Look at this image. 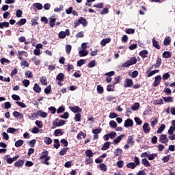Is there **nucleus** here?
I'll use <instances>...</instances> for the list:
<instances>
[{
	"label": "nucleus",
	"mask_w": 175,
	"mask_h": 175,
	"mask_svg": "<svg viewBox=\"0 0 175 175\" xmlns=\"http://www.w3.org/2000/svg\"><path fill=\"white\" fill-rule=\"evenodd\" d=\"M137 62V60L135 57H131L129 60L122 64L123 68H128L131 65H135Z\"/></svg>",
	"instance_id": "f257e3e1"
},
{
	"label": "nucleus",
	"mask_w": 175,
	"mask_h": 175,
	"mask_svg": "<svg viewBox=\"0 0 175 175\" xmlns=\"http://www.w3.org/2000/svg\"><path fill=\"white\" fill-rule=\"evenodd\" d=\"M116 135L117 133L112 131L104 135V140H105V142H107L109 139H115Z\"/></svg>",
	"instance_id": "f03ea898"
},
{
	"label": "nucleus",
	"mask_w": 175,
	"mask_h": 175,
	"mask_svg": "<svg viewBox=\"0 0 175 175\" xmlns=\"http://www.w3.org/2000/svg\"><path fill=\"white\" fill-rule=\"evenodd\" d=\"M53 125L55 128L57 126H62V125H65V120H60L59 119L57 118L53 122Z\"/></svg>",
	"instance_id": "7ed1b4c3"
},
{
	"label": "nucleus",
	"mask_w": 175,
	"mask_h": 175,
	"mask_svg": "<svg viewBox=\"0 0 175 175\" xmlns=\"http://www.w3.org/2000/svg\"><path fill=\"white\" fill-rule=\"evenodd\" d=\"M124 87L129 88H131V87H133V81L131 79H126L124 83Z\"/></svg>",
	"instance_id": "20e7f679"
},
{
	"label": "nucleus",
	"mask_w": 175,
	"mask_h": 175,
	"mask_svg": "<svg viewBox=\"0 0 175 175\" xmlns=\"http://www.w3.org/2000/svg\"><path fill=\"white\" fill-rule=\"evenodd\" d=\"M161 80H162V77L161 75H158V76L155 77L154 81L153 83L154 87H158V85H159Z\"/></svg>",
	"instance_id": "39448f33"
},
{
	"label": "nucleus",
	"mask_w": 175,
	"mask_h": 175,
	"mask_svg": "<svg viewBox=\"0 0 175 175\" xmlns=\"http://www.w3.org/2000/svg\"><path fill=\"white\" fill-rule=\"evenodd\" d=\"M159 141L161 143L166 144L169 142V139L167 138V135L165 134H162L159 137Z\"/></svg>",
	"instance_id": "423d86ee"
},
{
	"label": "nucleus",
	"mask_w": 175,
	"mask_h": 175,
	"mask_svg": "<svg viewBox=\"0 0 175 175\" xmlns=\"http://www.w3.org/2000/svg\"><path fill=\"white\" fill-rule=\"evenodd\" d=\"M70 110L72 111V113H81L83 111V109L79 107V106H75V107H70Z\"/></svg>",
	"instance_id": "0eeeda50"
},
{
	"label": "nucleus",
	"mask_w": 175,
	"mask_h": 175,
	"mask_svg": "<svg viewBox=\"0 0 175 175\" xmlns=\"http://www.w3.org/2000/svg\"><path fill=\"white\" fill-rule=\"evenodd\" d=\"M142 128L145 133H150L151 129L150 128V124L148 123H144Z\"/></svg>",
	"instance_id": "6e6552de"
},
{
	"label": "nucleus",
	"mask_w": 175,
	"mask_h": 175,
	"mask_svg": "<svg viewBox=\"0 0 175 175\" xmlns=\"http://www.w3.org/2000/svg\"><path fill=\"white\" fill-rule=\"evenodd\" d=\"M124 137H125V134H122L120 135H119L117 138H116L113 142L114 144H118V143H120V142H121L122 140V139H124Z\"/></svg>",
	"instance_id": "1a4fd4ad"
},
{
	"label": "nucleus",
	"mask_w": 175,
	"mask_h": 175,
	"mask_svg": "<svg viewBox=\"0 0 175 175\" xmlns=\"http://www.w3.org/2000/svg\"><path fill=\"white\" fill-rule=\"evenodd\" d=\"M125 128H129V126H133V120L131 119H127L124 122Z\"/></svg>",
	"instance_id": "9d476101"
},
{
	"label": "nucleus",
	"mask_w": 175,
	"mask_h": 175,
	"mask_svg": "<svg viewBox=\"0 0 175 175\" xmlns=\"http://www.w3.org/2000/svg\"><path fill=\"white\" fill-rule=\"evenodd\" d=\"M13 116L16 118H19V120L24 118V116L23 115V113H21L18 111H16L13 112Z\"/></svg>",
	"instance_id": "9b49d317"
},
{
	"label": "nucleus",
	"mask_w": 175,
	"mask_h": 175,
	"mask_svg": "<svg viewBox=\"0 0 175 175\" xmlns=\"http://www.w3.org/2000/svg\"><path fill=\"white\" fill-rule=\"evenodd\" d=\"M110 142H105L101 148L102 151H106V150H109V148H110Z\"/></svg>",
	"instance_id": "f8f14e48"
},
{
	"label": "nucleus",
	"mask_w": 175,
	"mask_h": 175,
	"mask_svg": "<svg viewBox=\"0 0 175 175\" xmlns=\"http://www.w3.org/2000/svg\"><path fill=\"white\" fill-rule=\"evenodd\" d=\"M79 57H87L88 55V51L84 49L79 50Z\"/></svg>",
	"instance_id": "ddd939ff"
},
{
	"label": "nucleus",
	"mask_w": 175,
	"mask_h": 175,
	"mask_svg": "<svg viewBox=\"0 0 175 175\" xmlns=\"http://www.w3.org/2000/svg\"><path fill=\"white\" fill-rule=\"evenodd\" d=\"M110 42H111V38H105L100 42V44L101 46H105L107 43H110Z\"/></svg>",
	"instance_id": "4468645a"
},
{
	"label": "nucleus",
	"mask_w": 175,
	"mask_h": 175,
	"mask_svg": "<svg viewBox=\"0 0 175 175\" xmlns=\"http://www.w3.org/2000/svg\"><path fill=\"white\" fill-rule=\"evenodd\" d=\"M33 90L35 92H37V93L41 92L42 91V88H40V86H39L38 83H36L34 85Z\"/></svg>",
	"instance_id": "2eb2a0df"
},
{
	"label": "nucleus",
	"mask_w": 175,
	"mask_h": 175,
	"mask_svg": "<svg viewBox=\"0 0 175 175\" xmlns=\"http://www.w3.org/2000/svg\"><path fill=\"white\" fill-rule=\"evenodd\" d=\"M23 165L24 161L23 160H19L14 163V166H16V167H23Z\"/></svg>",
	"instance_id": "dca6fc26"
},
{
	"label": "nucleus",
	"mask_w": 175,
	"mask_h": 175,
	"mask_svg": "<svg viewBox=\"0 0 175 175\" xmlns=\"http://www.w3.org/2000/svg\"><path fill=\"white\" fill-rule=\"evenodd\" d=\"M153 46L159 50L161 49V46L158 44V42L155 40V38H152V40Z\"/></svg>",
	"instance_id": "f3484780"
},
{
	"label": "nucleus",
	"mask_w": 175,
	"mask_h": 175,
	"mask_svg": "<svg viewBox=\"0 0 175 175\" xmlns=\"http://www.w3.org/2000/svg\"><path fill=\"white\" fill-rule=\"evenodd\" d=\"M79 23L82 24L83 27H87L88 22L87 20H85L84 18L81 17L79 20Z\"/></svg>",
	"instance_id": "a211bd4d"
},
{
	"label": "nucleus",
	"mask_w": 175,
	"mask_h": 175,
	"mask_svg": "<svg viewBox=\"0 0 175 175\" xmlns=\"http://www.w3.org/2000/svg\"><path fill=\"white\" fill-rule=\"evenodd\" d=\"M142 163L144 165V166H146V167H148V166H151V164H150V161L147 160V159H143L142 160Z\"/></svg>",
	"instance_id": "6ab92c4d"
},
{
	"label": "nucleus",
	"mask_w": 175,
	"mask_h": 175,
	"mask_svg": "<svg viewBox=\"0 0 175 175\" xmlns=\"http://www.w3.org/2000/svg\"><path fill=\"white\" fill-rule=\"evenodd\" d=\"M157 156H158V154L157 153L149 154L148 156V159L149 161H154V159H155V158H157Z\"/></svg>",
	"instance_id": "aec40b11"
},
{
	"label": "nucleus",
	"mask_w": 175,
	"mask_h": 175,
	"mask_svg": "<svg viewBox=\"0 0 175 175\" xmlns=\"http://www.w3.org/2000/svg\"><path fill=\"white\" fill-rule=\"evenodd\" d=\"M44 143H45V144L49 146V145L51 144V143H53V139H51V138H50L49 137H46L44 139Z\"/></svg>",
	"instance_id": "412c9836"
},
{
	"label": "nucleus",
	"mask_w": 175,
	"mask_h": 175,
	"mask_svg": "<svg viewBox=\"0 0 175 175\" xmlns=\"http://www.w3.org/2000/svg\"><path fill=\"white\" fill-rule=\"evenodd\" d=\"M85 154L88 158H92V157H94V153L92 150H87Z\"/></svg>",
	"instance_id": "4be33fe9"
},
{
	"label": "nucleus",
	"mask_w": 175,
	"mask_h": 175,
	"mask_svg": "<svg viewBox=\"0 0 175 175\" xmlns=\"http://www.w3.org/2000/svg\"><path fill=\"white\" fill-rule=\"evenodd\" d=\"M37 114L40 116L42 117V118H46L47 117V113L43 112L42 111H38L37 112Z\"/></svg>",
	"instance_id": "5701e85b"
},
{
	"label": "nucleus",
	"mask_w": 175,
	"mask_h": 175,
	"mask_svg": "<svg viewBox=\"0 0 175 175\" xmlns=\"http://www.w3.org/2000/svg\"><path fill=\"white\" fill-rule=\"evenodd\" d=\"M136 165L133 162H131L126 164V167L128 169H136Z\"/></svg>",
	"instance_id": "b1692460"
},
{
	"label": "nucleus",
	"mask_w": 175,
	"mask_h": 175,
	"mask_svg": "<svg viewBox=\"0 0 175 175\" xmlns=\"http://www.w3.org/2000/svg\"><path fill=\"white\" fill-rule=\"evenodd\" d=\"M172 57V53L170 51H165L163 53V58H170Z\"/></svg>",
	"instance_id": "393cba45"
},
{
	"label": "nucleus",
	"mask_w": 175,
	"mask_h": 175,
	"mask_svg": "<svg viewBox=\"0 0 175 175\" xmlns=\"http://www.w3.org/2000/svg\"><path fill=\"white\" fill-rule=\"evenodd\" d=\"M147 54H148V51L147 50L142 51L139 53V55H140V57H142V58L147 57Z\"/></svg>",
	"instance_id": "a878e982"
},
{
	"label": "nucleus",
	"mask_w": 175,
	"mask_h": 175,
	"mask_svg": "<svg viewBox=\"0 0 175 175\" xmlns=\"http://www.w3.org/2000/svg\"><path fill=\"white\" fill-rule=\"evenodd\" d=\"M127 144H131V146H133V144H135V141H133V136H129L128 139H127Z\"/></svg>",
	"instance_id": "bb28decb"
},
{
	"label": "nucleus",
	"mask_w": 175,
	"mask_h": 175,
	"mask_svg": "<svg viewBox=\"0 0 175 175\" xmlns=\"http://www.w3.org/2000/svg\"><path fill=\"white\" fill-rule=\"evenodd\" d=\"M49 157V151L46 150L44 152H42V155L40 157V159H44V158H47Z\"/></svg>",
	"instance_id": "cd10ccee"
},
{
	"label": "nucleus",
	"mask_w": 175,
	"mask_h": 175,
	"mask_svg": "<svg viewBox=\"0 0 175 175\" xmlns=\"http://www.w3.org/2000/svg\"><path fill=\"white\" fill-rule=\"evenodd\" d=\"M113 154L115 157H118L119 155H121V154H122V149L117 148L115 150Z\"/></svg>",
	"instance_id": "c85d7f7f"
},
{
	"label": "nucleus",
	"mask_w": 175,
	"mask_h": 175,
	"mask_svg": "<svg viewBox=\"0 0 175 175\" xmlns=\"http://www.w3.org/2000/svg\"><path fill=\"white\" fill-rule=\"evenodd\" d=\"M24 144V141L23 139H19L15 142V147H21Z\"/></svg>",
	"instance_id": "c756f323"
},
{
	"label": "nucleus",
	"mask_w": 175,
	"mask_h": 175,
	"mask_svg": "<svg viewBox=\"0 0 175 175\" xmlns=\"http://www.w3.org/2000/svg\"><path fill=\"white\" fill-rule=\"evenodd\" d=\"M33 6H35L36 9H38V10H42L43 9V5L40 3H36L33 4Z\"/></svg>",
	"instance_id": "7c9ffc66"
},
{
	"label": "nucleus",
	"mask_w": 175,
	"mask_h": 175,
	"mask_svg": "<svg viewBox=\"0 0 175 175\" xmlns=\"http://www.w3.org/2000/svg\"><path fill=\"white\" fill-rule=\"evenodd\" d=\"M8 28L9 27V22H3V23H0V28L2 29L3 28Z\"/></svg>",
	"instance_id": "2f4dec72"
},
{
	"label": "nucleus",
	"mask_w": 175,
	"mask_h": 175,
	"mask_svg": "<svg viewBox=\"0 0 175 175\" xmlns=\"http://www.w3.org/2000/svg\"><path fill=\"white\" fill-rule=\"evenodd\" d=\"M40 83L42 85H47V79L46 77H42L40 78Z\"/></svg>",
	"instance_id": "473e14b6"
},
{
	"label": "nucleus",
	"mask_w": 175,
	"mask_h": 175,
	"mask_svg": "<svg viewBox=\"0 0 175 175\" xmlns=\"http://www.w3.org/2000/svg\"><path fill=\"white\" fill-rule=\"evenodd\" d=\"M75 120L77 122H80L81 121V113H77L75 115Z\"/></svg>",
	"instance_id": "72a5a7b5"
},
{
	"label": "nucleus",
	"mask_w": 175,
	"mask_h": 175,
	"mask_svg": "<svg viewBox=\"0 0 175 175\" xmlns=\"http://www.w3.org/2000/svg\"><path fill=\"white\" fill-rule=\"evenodd\" d=\"M139 107H140V104L139 103H135L133 105V106L131 107V109L135 111L136 110H139Z\"/></svg>",
	"instance_id": "f704fd0d"
},
{
	"label": "nucleus",
	"mask_w": 175,
	"mask_h": 175,
	"mask_svg": "<svg viewBox=\"0 0 175 175\" xmlns=\"http://www.w3.org/2000/svg\"><path fill=\"white\" fill-rule=\"evenodd\" d=\"M54 143H55V144L53 145V147H54L55 148H56V150H58V148H59V146H61V145L59 144V140L55 139H54Z\"/></svg>",
	"instance_id": "c9c22d12"
},
{
	"label": "nucleus",
	"mask_w": 175,
	"mask_h": 175,
	"mask_svg": "<svg viewBox=\"0 0 175 175\" xmlns=\"http://www.w3.org/2000/svg\"><path fill=\"white\" fill-rule=\"evenodd\" d=\"M55 21L56 19L54 18H50V22H49V25L51 28H53V27H55Z\"/></svg>",
	"instance_id": "e433bc0d"
},
{
	"label": "nucleus",
	"mask_w": 175,
	"mask_h": 175,
	"mask_svg": "<svg viewBox=\"0 0 175 175\" xmlns=\"http://www.w3.org/2000/svg\"><path fill=\"white\" fill-rule=\"evenodd\" d=\"M55 133V136H62V135H64V132H62V131H61V129H57L54 132Z\"/></svg>",
	"instance_id": "4c0bfd02"
},
{
	"label": "nucleus",
	"mask_w": 175,
	"mask_h": 175,
	"mask_svg": "<svg viewBox=\"0 0 175 175\" xmlns=\"http://www.w3.org/2000/svg\"><path fill=\"white\" fill-rule=\"evenodd\" d=\"M165 128H166V126H165L164 124H161L160 128H159L157 129V133H161L163 132V131H165Z\"/></svg>",
	"instance_id": "58836bf2"
},
{
	"label": "nucleus",
	"mask_w": 175,
	"mask_h": 175,
	"mask_svg": "<svg viewBox=\"0 0 175 175\" xmlns=\"http://www.w3.org/2000/svg\"><path fill=\"white\" fill-rule=\"evenodd\" d=\"M27 23V19L21 18L18 22L16 23L17 25H24Z\"/></svg>",
	"instance_id": "ea45409f"
},
{
	"label": "nucleus",
	"mask_w": 175,
	"mask_h": 175,
	"mask_svg": "<svg viewBox=\"0 0 175 175\" xmlns=\"http://www.w3.org/2000/svg\"><path fill=\"white\" fill-rule=\"evenodd\" d=\"M100 169L103 172H106V170H107V165H106L105 163H101L100 164Z\"/></svg>",
	"instance_id": "a19ab883"
},
{
	"label": "nucleus",
	"mask_w": 175,
	"mask_h": 175,
	"mask_svg": "<svg viewBox=\"0 0 175 175\" xmlns=\"http://www.w3.org/2000/svg\"><path fill=\"white\" fill-rule=\"evenodd\" d=\"M36 125L40 129L43 128V122L40 120H36L35 122Z\"/></svg>",
	"instance_id": "79ce46f5"
},
{
	"label": "nucleus",
	"mask_w": 175,
	"mask_h": 175,
	"mask_svg": "<svg viewBox=\"0 0 175 175\" xmlns=\"http://www.w3.org/2000/svg\"><path fill=\"white\" fill-rule=\"evenodd\" d=\"M83 136L84 138L85 137L86 135L84 134V133L83 131L79 132V133L77 135V139H79V140H81V139H83V137H81Z\"/></svg>",
	"instance_id": "37998d69"
},
{
	"label": "nucleus",
	"mask_w": 175,
	"mask_h": 175,
	"mask_svg": "<svg viewBox=\"0 0 175 175\" xmlns=\"http://www.w3.org/2000/svg\"><path fill=\"white\" fill-rule=\"evenodd\" d=\"M16 103L17 105H18L20 107H22L23 109H25V107H27V105L23 102L16 101Z\"/></svg>",
	"instance_id": "c03bdc74"
},
{
	"label": "nucleus",
	"mask_w": 175,
	"mask_h": 175,
	"mask_svg": "<svg viewBox=\"0 0 175 175\" xmlns=\"http://www.w3.org/2000/svg\"><path fill=\"white\" fill-rule=\"evenodd\" d=\"M164 46H169L170 44V38L166 37L164 40Z\"/></svg>",
	"instance_id": "a18cd8bd"
},
{
	"label": "nucleus",
	"mask_w": 175,
	"mask_h": 175,
	"mask_svg": "<svg viewBox=\"0 0 175 175\" xmlns=\"http://www.w3.org/2000/svg\"><path fill=\"white\" fill-rule=\"evenodd\" d=\"M153 105H163V100L162 99L155 100L153 101Z\"/></svg>",
	"instance_id": "49530a36"
},
{
	"label": "nucleus",
	"mask_w": 175,
	"mask_h": 175,
	"mask_svg": "<svg viewBox=\"0 0 175 175\" xmlns=\"http://www.w3.org/2000/svg\"><path fill=\"white\" fill-rule=\"evenodd\" d=\"M64 75L63 73H59L57 77V80H59V81H62L64 80Z\"/></svg>",
	"instance_id": "de8ad7c7"
},
{
	"label": "nucleus",
	"mask_w": 175,
	"mask_h": 175,
	"mask_svg": "<svg viewBox=\"0 0 175 175\" xmlns=\"http://www.w3.org/2000/svg\"><path fill=\"white\" fill-rule=\"evenodd\" d=\"M17 129L13 128V127H10L7 129V133H14Z\"/></svg>",
	"instance_id": "09e8293b"
},
{
	"label": "nucleus",
	"mask_w": 175,
	"mask_h": 175,
	"mask_svg": "<svg viewBox=\"0 0 175 175\" xmlns=\"http://www.w3.org/2000/svg\"><path fill=\"white\" fill-rule=\"evenodd\" d=\"M70 51H72V46L69 44L66 45V53H67V54H70Z\"/></svg>",
	"instance_id": "8fccbe9b"
},
{
	"label": "nucleus",
	"mask_w": 175,
	"mask_h": 175,
	"mask_svg": "<svg viewBox=\"0 0 175 175\" xmlns=\"http://www.w3.org/2000/svg\"><path fill=\"white\" fill-rule=\"evenodd\" d=\"M59 38H60V39H65V38H66V33L65 31H60L59 33Z\"/></svg>",
	"instance_id": "3c124183"
},
{
	"label": "nucleus",
	"mask_w": 175,
	"mask_h": 175,
	"mask_svg": "<svg viewBox=\"0 0 175 175\" xmlns=\"http://www.w3.org/2000/svg\"><path fill=\"white\" fill-rule=\"evenodd\" d=\"M134 163L136 165V166H139V165H140V159H139L137 157H135Z\"/></svg>",
	"instance_id": "603ef678"
},
{
	"label": "nucleus",
	"mask_w": 175,
	"mask_h": 175,
	"mask_svg": "<svg viewBox=\"0 0 175 175\" xmlns=\"http://www.w3.org/2000/svg\"><path fill=\"white\" fill-rule=\"evenodd\" d=\"M50 92H51V85H49L44 89V93L49 94Z\"/></svg>",
	"instance_id": "864d4df0"
},
{
	"label": "nucleus",
	"mask_w": 175,
	"mask_h": 175,
	"mask_svg": "<svg viewBox=\"0 0 175 175\" xmlns=\"http://www.w3.org/2000/svg\"><path fill=\"white\" fill-rule=\"evenodd\" d=\"M109 126H111V128H117V122L114 120H111L109 122Z\"/></svg>",
	"instance_id": "5fc2aeb1"
},
{
	"label": "nucleus",
	"mask_w": 175,
	"mask_h": 175,
	"mask_svg": "<svg viewBox=\"0 0 175 175\" xmlns=\"http://www.w3.org/2000/svg\"><path fill=\"white\" fill-rule=\"evenodd\" d=\"M68 150V148H63L60 152H59V155H61L62 157L65 155V154H66L67 151Z\"/></svg>",
	"instance_id": "6e6d98bb"
},
{
	"label": "nucleus",
	"mask_w": 175,
	"mask_h": 175,
	"mask_svg": "<svg viewBox=\"0 0 175 175\" xmlns=\"http://www.w3.org/2000/svg\"><path fill=\"white\" fill-rule=\"evenodd\" d=\"M85 64V59H80L79 61L77 62V66H83Z\"/></svg>",
	"instance_id": "4d7b16f0"
},
{
	"label": "nucleus",
	"mask_w": 175,
	"mask_h": 175,
	"mask_svg": "<svg viewBox=\"0 0 175 175\" xmlns=\"http://www.w3.org/2000/svg\"><path fill=\"white\" fill-rule=\"evenodd\" d=\"M137 125H142V124H143V122L142 121V120H140V118H134Z\"/></svg>",
	"instance_id": "13d9d810"
},
{
	"label": "nucleus",
	"mask_w": 175,
	"mask_h": 175,
	"mask_svg": "<svg viewBox=\"0 0 175 175\" xmlns=\"http://www.w3.org/2000/svg\"><path fill=\"white\" fill-rule=\"evenodd\" d=\"M100 132H102V129H96L92 131V133H94V135H99Z\"/></svg>",
	"instance_id": "bf43d9fd"
},
{
	"label": "nucleus",
	"mask_w": 175,
	"mask_h": 175,
	"mask_svg": "<svg viewBox=\"0 0 175 175\" xmlns=\"http://www.w3.org/2000/svg\"><path fill=\"white\" fill-rule=\"evenodd\" d=\"M31 61H33L35 65H40V59H37L36 57L31 58Z\"/></svg>",
	"instance_id": "052dcab7"
},
{
	"label": "nucleus",
	"mask_w": 175,
	"mask_h": 175,
	"mask_svg": "<svg viewBox=\"0 0 175 175\" xmlns=\"http://www.w3.org/2000/svg\"><path fill=\"white\" fill-rule=\"evenodd\" d=\"M61 118H64L65 120H68L69 118V113L66 112L63 115L60 116Z\"/></svg>",
	"instance_id": "680f3d73"
},
{
	"label": "nucleus",
	"mask_w": 175,
	"mask_h": 175,
	"mask_svg": "<svg viewBox=\"0 0 175 175\" xmlns=\"http://www.w3.org/2000/svg\"><path fill=\"white\" fill-rule=\"evenodd\" d=\"M25 76H26V77L28 78V79L32 78V77H33L32 72H31V71H27V72H25Z\"/></svg>",
	"instance_id": "e2e57ef3"
},
{
	"label": "nucleus",
	"mask_w": 175,
	"mask_h": 175,
	"mask_svg": "<svg viewBox=\"0 0 175 175\" xmlns=\"http://www.w3.org/2000/svg\"><path fill=\"white\" fill-rule=\"evenodd\" d=\"M164 102H172L173 101V97H163V98Z\"/></svg>",
	"instance_id": "0e129e2a"
},
{
	"label": "nucleus",
	"mask_w": 175,
	"mask_h": 175,
	"mask_svg": "<svg viewBox=\"0 0 175 175\" xmlns=\"http://www.w3.org/2000/svg\"><path fill=\"white\" fill-rule=\"evenodd\" d=\"M85 165H90V163H92V162L94 161L92 159H91V157H88V159H85Z\"/></svg>",
	"instance_id": "69168bd1"
},
{
	"label": "nucleus",
	"mask_w": 175,
	"mask_h": 175,
	"mask_svg": "<svg viewBox=\"0 0 175 175\" xmlns=\"http://www.w3.org/2000/svg\"><path fill=\"white\" fill-rule=\"evenodd\" d=\"M97 91L98 94H103V88L100 86V85L97 87Z\"/></svg>",
	"instance_id": "338daca9"
},
{
	"label": "nucleus",
	"mask_w": 175,
	"mask_h": 175,
	"mask_svg": "<svg viewBox=\"0 0 175 175\" xmlns=\"http://www.w3.org/2000/svg\"><path fill=\"white\" fill-rule=\"evenodd\" d=\"M95 60H92L91 61L89 64H88V67L89 68H94V66H95Z\"/></svg>",
	"instance_id": "774afa93"
}]
</instances>
